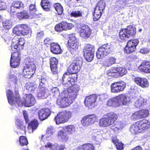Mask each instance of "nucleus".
Returning a JSON list of instances; mask_svg holds the SVG:
<instances>
[{
  "instance_id": "nucleus-1",
  "label": "nucleus",
  "mask_w": 150,
  "mask_h": 150,
  "mask_svg": "<svg viewBox=\"0 0 150 150\" xmlns=\"http://www.w3.org/2000/svg\"><path fill=\"white\" fill-rule=\"evenodd\" d=\"M117 114L113 112H110L104 115L100 120L99 125L100 126L106 127L111 125V129L115 133H118L122 128L120 122L116 121L118 119Z\"/></svg>"
},
{
  "instance_id": "nucleus-2",
  "label": "nucleus",
  "mask_w": 150,
  "mask_h": 150,
  "mask_svg": "<svg viewBox=\"0 0 150 150\" xmlns=\"http://www.w3.org/2000/svg\"><path fill=\"white\" fill-rule=\"evenodd\" d=\"M150 127L149 121L145 119L138 121L132 125L129 131L134 135L142 133Z\"/></svg>"
},
{
  "instance_id": "nucleus-3",
  "label": "nucleus",
  "mask_w": 150,
  "mask_h": 150,
  "mask_svg": "<svg viewBox=\"0 0 150 150\" xmlns=\"http://www.w3.org/2000/svg\"><path fill=\"white\" fill-rule=\"evenodd\" d=\"M83 62V59L81 56H79L74 58L68 69V75L77 74L82 67Z\"/></svg>"
},
{
  "instance_id": "nucleus-4",
  "label": "nucleus",
  "mask_w": 150,
  "mask_h": 150,
  "mask_svg": "<svg viewBox=\"0 0 150 150\" xmlns=\"http://www.w3.org/2000/svg\"><path fill=\"white\" fill-rule=\"evenodd\" d=\"M31 31V30L29 26L25 24L17 25L12 29L13 34L18 36H26L29 35Z\"/></svg>"
},
{
  "instance_id": "nucleus-5",
  "label": "nucleus",
  "mask_w": 150,
  "mask_h": 150,
  "mask_svg": "<svg viewBox=\"0 0 150 150\" xmlns=\"http://www.w3.org/2000/svg\"><path fill=\"white\" fill-rule=\"evenodd\" d=\"M72 113L70 111L64 110L59 112L54 117V120L57 125L67 122L71 117Z\"/></svg>"
},
{
  "instance_id": "nucleus-6",
  "label": "nucleus",
  "mask_w": 150,
  "mask_h": 150,
  "mask_svg": "<svg viewBox=\"0 0 150 150\" xmlns=\"http://www.w3.org/2000/svg\"><path fill=\"white\" fill-rule=\"evenodd\" d=\"M36 69V66L33 62H26L23 69L25 77L28 79L30 78L35 73Z\"/></svg>"
},
{
  "instance_id": "nucleus-7",
  "label": "nucleus",
  "mask_w": 150,
  "mask_h": 150,
  "mask_svg": "<svg viewBox=\"0 0 150 150\" xmlns=\"http://www.w3.org/2000/svg\"><path fill=\"white\" fill-rule=\"evenodd\" d=\"M139 43V41L137 39H131L129 40L124 48V53L127 54H129L135 52Z\"/></svg>"
},
{
  "instance_id": "nucleus-8",
  "label": "nucleus",
  "mask_w": 150,
  "mask_h": 150,
  "mask_svg": "<svg viewBox=\"0 0 150 150\" xmlns=\"http://www.w3.org/2000/svg\"><path fill=\"white\" fill-rule=\"evenodd\" d=\"M111 51L110 46L108 43L104 44L98 48L96 56L98 59H101L108 55Z\"/></svg>"
},
{
  "instance_id": "nucleus-9",
  "label": "nucleus",
  "mask_w": 150,
  "mask_h": 150,
  "mask_svg": "<svg viewBox=\"0 0 150 150\" xmlns=\"http://www.w3.org/2000/svg\"><path fill=\"white\" fill-rule=\"evenodd\" d=\"M126 86V83L122 81L115 82L111 85V92L113 93H117L123 91Z\"/></svg>"
},
{
  "instance_id": "nucleus-10",
  "label": "nucleus",
  "mask_w": 150,
  "mask_h": 150,
  "mask_svg": "<svg viewBox=\"0 0 150 150\" xmlns=\"http://www.w3.org/2000/svg\"><path fill=\"white\" fill-rule=\"evenodd\" d=\"M84 57L88 62L92 61L94 57V48L93 46L90 44H87L83 49Z\"/></svg>"
},
{
  "instance_id": "nucleus-11",
  "label": "nucleus",
  "mask_w": 150,
  "mask_h": 150,
  "mask_svg": "<svg viewBox=\"0 0 150 150\" xmlns=\"http://www.w3.org/2000/svg\"><path fill=\"white\" fill-rule=\"evenodd\" d=\"M74 100L72 97L69 96L67 94V96H65L57 100V103L61 108H64L69 106Z\"/></svg>"
},
{
  "instance_id": "nucleus-12",
  "label": "nucleus",
  "mask_w": 150,
  "mask_h": 150,
  "mask_svg": "<svg viewBox=\"0 0 150 150\" xmlns=\"http://www.w3.org/2000/svg\"><path fill=\"white\" fill-rule=\"evenodd\" d=\"M68 42L71 53H74L77 50L79 46V42L78 39L74 35L72 34L70 36Z\"/></svg>"
},
{
  "instance_id": "nucleus-13",
  "label": "nucleus",
  "mask_w": 150,
  "mask_h": 150,
  "mask_svg": "<svg viewBox=\"0 0 150 150\" xmlns=\"http://www.w3.org/2000/svg\"><path fill=\"white\" fill-rule=\"evenodd\" d=\"M21 53L19 52H13L11 53L10 60L11 67L13 68L18 67L21 62Z\"/></svg>"
},
{
  "instance_id": "nucleus-14",
  "label": "nucleus",
  "mask_w": 150,
  "mask_h": 150,
  "mask_svg": "<svg viewBox=\"0 0 150 150\" xmlns=\"http://www.w3.org/2000/svg\"><path fill=\"white\" fill-rule=\"evenodd\" d=\"M79 29V33L80 37L85 39H87L91 36L92 30L87 25L82 24Z\"/></svg>"
},
{
  "instance_id": "nucleus-15",
  "label": "nucleus",
  "mask_w": 150,
  "mask_h": 150,
  "mask_svg": "<svg viewBox=\"0 0 150 150\" xmlns=\"http://www.w3.org/2000/svg\"><path fill=\"white\" fill-rule=\"evenodd\" d=\"M23 113L26 123L28 124V127L32 129V132L36 129L39 124L38 121L34 119L29 122L30 120L27 111L25 110H23Z\"/></svg>"
},
{
  "instance_id": "nucleus-16",
  "label": "nucleus",
  "mask_w": 150,
  "mask_h": 150,
  "mask_svg": "<svg viewBox=\"0 0 150 150\" xmlns=\"http://www.w3.org/2000/svg\"><path fill=\"white\" fill-rule=\"evenodd\" d=\"M25 43V40L22 38L13 39L12 43L13 47L12 48V50L13 51L15 50V52H19L20 50L23 48Z\"/></svg>"
},
{
  "instance_id": "nucleus-17",
  "label": "nucleus",
  "mask_w": 150,
  "mask_h": 150,
  "mask_svg": "<svg viewBox=\"0 0 150 150\" xmlns=\"http://www.w3.org/2000/svg\"><path fill=\"white\" fill-rule=\"evenodd\" d=\"M149 114L148 110L147 109H142L134 112L132 115L131 118L134 120H139L142 118L147 117Z\"/></svg>"
},
{
  "instance_id": "nucleus-18",
  "label": "nucleus",
  "mask_w": 150,
  "mask_h": 150,
  "mask_svg": "<svg viewBox=\"0 0 150 150\" xmlns=\"http://www.w3.org/2000/svg\"><path fill=\"white\" fill-rule=\"evenodd\" d=\"M72 28V24L63 21L57 24L55 26V30L57 32H61L63 30H67L71 29Z\"/></svg>"
},
{
  "instance_id": "nucleus-19",
  "label": "nucleus",
  "mask_w": 150,
  "mask_h": 150,
  "mask_svg": "<svg viewBox=\"0 0 150 150\" xmlns=\"http://www.w3.org/2000/svg\"><path fill=\"white\" fill-rule=\"evenodd\" d=\"M97 117L95 114L89 115L83 117L81 122L84 126H88L94 123Z\"/></svg>"
},
{
  "instance_id": "nucleus-20",
  "label": "nucleus",
  "mask_w": 150,
  "mask_h": 150,
  "mask_svg": "<svg viewBox=\"0 0 150 150\" xmlns=\"http://www.w3.org/2000/svg\"><path fill=\"white\" fill-rule=\"evenodd\" d=\"M97 97L96 94H93L86 96L84 101L85 105L88 107H94L95 105Z\"/></svg>"
},
{
  "instance_id": "nucleus-21",
  "label": "nucleus",
  "mask_w": 150,
  "mask_h": 150,
  "mask_svg": "<svg viewBox=\"0 0 150 150\" xmlns=\"http://www.w3.org/2000/svg\"><path fill=\"white\" fill-rule=\"evenodd\" d=\"M6 95L8 102L11 105H13L15 103H19L20 101V98L18 96H15L13 93L10 89L6 91Z\"/></svg>"
},
{
  "instance_id": "nucleus-22",
  "label": "nucleus",
  "mask_w": 150,
  "mask_h": 150,
  "mask_svg": "<svg viewBox=\"0 0 150 150\" xmlns=\"http://www.w3.org/2000/svg\"><path fill=\"white\" fill-rule=\"evenodd\" d=\"M69 88L68 90V94L69 96L72 97L74 100L76 98L79 90V86L76 84L69 85Z\"/></svg>"
},
{
  "instance_id": "nucleus-23",
  "label": "nucleus",
  "mask_w": 150,
  "mask_h": 150,
  "mask_svg": "<svg viewBox=\"0 0 150 150\" xmlns=\"http://www.w3.org/2000/svg\"><path fill=\"white\" fill-rule=\"evenodd\" d=\"M116 99L117 105H120L122 104L123 105H127L129 103L130 101V98L124 94L119 95L116 97Z\"/></svg>"
},
{
  "instance_id": "nucleus-24",
  "label": "nucleus",
  "mask_w": 150,
  "mask_h": 150,
  "mask_svg": "<svg viewBox=\"0 0 150 150\" xmlns=\"http://www.w3.org/2000/svg\"><path fill=\"white\" fill-rule=\"evenodd\" d=\"M138 69L142 72L146 74L150 73V61H143L138 67Z\"/></svg>"
},
{
  "instance_id": "nucleus-25",
  "label": "nucleus",
  "mask_w": 150,
  "mask_h": 150,
  "mask_svg": "<svg viewBox=\"0 0 150 150\" xmlns=\"http://www.w3.org/2000/svg\"><path fill=\"white\" fill-rule=\"evenodd\" d=\"M134 81L138 86L142 88H147L149 86L148 80L144 78L137 77L134 79Z\"/></svg>"
},
{
  "instance_id": "nucleus-26",
  "label": "nucleus",
  "mask_w": 150,
  "mask_h": 150,
  "mask_svg": "<svg viewBox=\"0 0 150 150\" xmlns=\"http://www.w3.org/2000/svg\"><path fill=\"white\" fill-rule=\"evenodd\" d=\"M38 116L40 120H43L47 119L51 114V112L48 108H42L38 112Z\"/></svg>"
},
{
  "instance_id": "nucleus-27",
  "label": "nucleus",
  "mask_w": 150,
  "mask_h": 150,
  "mask_svg": "<svg viewBox=\"0 0 150 150\" xmlns=\"http://www.w3.org/2000/svg\"><path fill=\"white\" fill-rule=\"evenodd\" d=\"M35 102V98L32 94H30L26 95L24 101V104L25 106L29 107L33 106Z\"/></svg>"
},
{
  "instance_id": "nucleus-28",
  "label": "nucleus",
  "mask_w": 150,
  "mask_h": 150,
  "mask_svg": "<svg viewBox=\"0 0 150 150\" xmlns=\"http://www.w3.org/2000/svg\"><path fill=\"white\" fill-rule=\"evenodd\" d=\"M24 8V4L21 2L19 1H13L12 4L11 6V14L12 16L14 13H16V12L14 9V8L16 9H20L21 8Z\"/></svg>"
},
{
  "instance_id": "nucleus-29",
  "label": "nucleus",
  "mask_w": 150,
  "mask_h": 150,
  "mask_svg": "<svg viewBox=\"0 0 150 150\" xmlns=\"http://www.w3.org/2000/svg\"><path fill=\"white\" fill-rule=\"evenodd\" d=\"M50 50L52 53L55 54H60L62 52L60 45L57 43L52 42Z\"/></svg>"
},
{
  "instance_id": "nucleus-30",
  "label": "nucleus",
  "mask_w": 150,
  "mask_h": 150,
  "mask_svg": "<svg viewBox=\"0 0 150 150\" xmlns=\"http://www.w3.org/2000/svg\"><path fill=\"white\" fill-rule=\"evenodd\" d=\"M57 137L59 140L63 142H66L69 139L67 133L62 130H59L57 134Z\"/></svg>"
},
{
  "instance_id": "nucleus-31",
  "label": "nucleus",
  "mask_w": 150,
  "mask_h": 150,
  "mask_svg": "<svg viewBox=\"0 0 150 150\" xmlns=\"http://www.w3.org/2000/svg\"><path fill=\"white\" fill-rule=\"evenodd\" d=\"M40 4L44 11H48L51 10V3L49 0H42Z\"/></svg>"
},
{
  "instance_id": "nucleus-32",
  "label": "nucleus",
  "mask_w": 150,
  "mask_h": 150,
  "mask_svg": "<svg viewBox=\"0 0 150 150\" xmlns=\"http://www.w3.org/2000/svg\"><path fill=\"white\" fill-rule=\"evenodd\" d=\"M15 14H17V17L20 20L27 19L29 18H31L30 14H28L25 10H23V11L17 13H16Z\"/></svg>"
},
{
  "instance_id": "nucleus-33",
  "label": "nucleus",
  "mask_w": 150,
  "mask_h": 150,
  "mask_svg": "<svg viewBox=\"0 0 150 150\" xmlns=\"http://www.w3.org/2000/svg\"><path fill=\"white\" fill-rule=\"evenodd\" d=\"M125 28L129 38L130 37H134L136 34V30L135 28L132 25H129L128 26Z\"/></svg>"
},
{
  "instance_id": "nucleus-34",
  "label": "nucleus",
  "mask_w": 150,
  "mask_h": 150,
  "mask_svg": "<svg viewBox=\"0 0 150 150\" xmlns=\"http://www.w3.org/2000/svg\"><path fill=\"white\" fill-rule=\"evenodd\" d=\"M16 125L17 129L23 131L25 134L26 132V126L23 121H21L20 120L17 119L16 122Z\"/></svg>"
},
{
  "instance_id": "nucleus-35",
  "label": "nucleus",
  "mask_w": 150,
  "mask_h": 150,
  "mask_svg": "<svg viewBox=\"0 0 150 150\" xmlns=\"http://www.w3.org/2000/svg\"><path fill=\"white\" fill-rule=\"evenodd\" d=\"M115 69L117 75V77L123 76L126 74L127 72V69L123 67H115Z\"/></svg>"
},
{
  "instance_id": "nucleus-36",
  "label": "nucleus",
  "mask_w": 150,
  "mask_h": 150,
  "mask_svg": "<svg viewBox=\"0 0 150 150\" xmlns=\"http://www.w3.org/2000/svg\"><path fill=\"white\" fill-rule=\"evenodd\" d=\"M119 36L120 39L123 40L129 38L125 28H122L120 30L119 33Z\"/></svg>"
},
{
  "instance_id": "nucleus-37",
  "label": "nucleus",
  "mask_w": 150,
  "mask_h": 150,
  "mask_svg": "<svg viewBox=\"0 0 150 150\" xmlns=\"http://www.w3.org/2000/svg\"><path fill=\"white\" fill-rule=\"evenodd\" d=\"M39 88L40 90L37 94L38 97L40 98H45L47 96V92L48 91V89L44 87Z\"/></svg>"
},
{
  "instance_id": "nucleus-38",
  "label": "nucleus",
  "mask_w": 150,
  "mask_h": 150,
  "mask_svg": "<svg viewBox=\"0 0 150 150\" xmlns=\"http://www.w3.org/2000/svg\"><path fill=\"white\" fill-rule=\"evenodd\" d=\"M103 11L94 8V12L93 13V19L94 21H98L100 18Z\"/></svg>"
},
{
  "instance_id": "nucleus-39",
  "label": "nucleus",
  "mask_w": 150,
  "mask_h": 150,
  "mask_svg": "<svg viewBox=\"0 0 150 150\" xmlns=\"http://www.w3.org/2000/svg\"><path fill=\"white\" fill-rule=\"evenodd\" d=\"M71 74L67 79V83L69 86L75 84V82H76L77 80V74Z\"/></svg>"
},
{
  "instance_id": "nucleus-40",
  "label": "nucleus",
  "mask_w": 150,
  "mask_h": 150,
  "mask_svg": "<svg viewBox=\"0 0 150 150\" xmlns=\"http://www.w3.org/2000/svg\"><path fill=\"white\" fill-rule=\"evenodd\" d=\"M116 59L113 57H109L104 62V65L107 67H109L115 63Z\"/></svg>"
},
{
  "instance_id": "nucleus-41",
  "label": "nucleus",
  "mask_w": 150,
  "mask_h": 150,
  "mask_svg": "<svg viewBox=\"0 0 150 150\" xmlns=\"http://www.w3.org/2000/svg\"><path fill=\"white\" fill-rule=\"evenodd\" d=\"M29 13L31 18H33L36 15V12L37 11L36 8L35 3L30 4L29 6Z\"/></svg>"
},
{
  "instance_id": "nucleus-42",
  "label": "nucleus",
  "mask_w": 150,
  "mask_h": 150,
  "mask_svg": "<svg viewBox=\"0 0 150 150\" xmlns=\"http://www.w3.org/2000/svg\"><path fill=\"white\" fill-rule=\"evenodd\" d=\"M112 142L115 146L117 150H123L124 144L121 142H120L119 140L115 138H113L112 140Z\"/></svg>"
},
{
  "instance_id": "nucleus-43",
  "label": "nucleus",
  "mask_w": 150,
  "mask_h": 150,
  "mask_svg": "<svg viewBox=\"0 0 150 150\" xmlns=\"http://www.w3.org/2000/svg\"><path fill=\"white\" fill-rule=\"evenodd\" d=\"M94 147L90 143L85 144L78 148L77 150H94Z\"/></svg>"
},
{
  "instance_id": "nucleus-44",
  "label": "nucleus",
  "mask_w": 150,
  "mask_h": 150,
  "mask_svg": "<svg viewBox=\"0 0 150 150\" xmlns=\"http://www.w3.org/2000/svg\"><path fill=\"white\" fill-rule=\"evenodd\" d=\"M19 142L21 146H27L29 144L27 137L23 136H21L19 137Z\"/></svg>"
},
{
  "instance_id": "nucleus-45",
  "label": "nucleus",
  "mask_w": 150,
  "mask_h": 150,
  "mask_svg": "<svg viewBox=\"0 0 150 150\" xmlns=\"http://www.w3.org/2000/svg\"><path fill=\"white\" fill-rule=\"evenodd\" d=\"M53 6L59 15L62 14L63 13V8L61 4L58 3H54Z\"/></svg>"
},
{
  "instance_id": "nucleus-46",
  "label": "nucleus",
  "mask_w": 150,
  "mask_h": 150,
  "mask_svg": "<svg viewBox=\"0 0 150 150\" xmlns=\"http://www.w3.org/2000/svg\"><path fill=\"white\" fill-rule=\"evenodd\" d=\"M146 103V102L145 100L141 98L136 101L134 103V106L137 108H140L145 105Z\"/></svg>"
},
{
  "instance_id": "nucleus-47",
  "label": "nucleus",
  "mask_w": 150,
  "mask_h": 150,
  "mask_svg": "<svg viewBox=\"0 0 150 150\" xmlns=\"http://www.w3.org/2000/svg\"><path fill=\"white\" fill-rule=\"evenodd\" d=\"M105 1L103 0L99 1L98 3L96 6L95 8L102 11L105 8Z\"/></svg>"
},
{
  "instance_id": "nucleus-48",
  "label": "nucleus",
  "mask_w": 150,
  "mask_h": 150,
  "mask_svg": "<svg viewBox=\"0 0 150 150\" xmlns=\"http://www.w3.org/2000/svg\"><path fill=\"white\" fill-rule=\"evenodd\" d=\"M116 71L115 67H113L107 71V74L108 76H111L114 78H117V74Z\"/></svg>"
},
{
  "instance_id": "nucleus-49",
  "label": "nucleus",
  "mask_w": 150,
  "mask_h": 150,
  "mask_svg": "<svg viewBox=\"0 0 150 150\" xmlns=\"http://www.w3.org/2000/svg\"><path fill=\"white\" fill-rule=\"evenodd\" d=\"M3 26L4 28L7 30L11 29L12 27V23L9 20H5L2 22Z\"/></svg>"
},
{
  "instance_id": "nucleus-50",
  "label": "nucleus",
  "mask_w": 150,
  "mask_h": 150,
  "mask_svg": "<svg viewBox=\"0 0 150 150\" xmlns=\"http://www.w3.org/2000/svg\"><path fill=\"white\" fill-rule=\"evenodd\" d=\"M107 105L108 106H118L116 97L114 98L109 99L107 102Z\"/></svg>"
},
{
  "instance_id": "nucleus-51",
  "label": "nucleus",
  "mask_w": 150,
  "mask_h": 150,
  "mask_svg": "<svg viewBox=\"0 0 150 150\" xmlns=\"http://www.w3.org/2000/svg\"><path fill=\"white\" fill-rule=\"evenodd\" d=\"M65 128L69 134H72L75 130V127L72 125L66 126Z\"/></svg>"
},
{
  "instance_id": "nucleus-52",
  "label": "nucleus",
  "mask_w": 150,
  "mask_h": 150,
  "mask_svg": "<svg viewBox=\"0 0 150 150\" xmlns=\"http://www.w3.org/2000/svg\"><path fill=\"white\" fill-rule=\"evenodd\" d=\"M54 132V130L53 127H48L46 134V137L49 138L50 137Z\"/></svg>"
},
{
  "instance_id": "nucleus-53",
  "label": "nucleus",
  "mask_w": 150,
  "mask_h": 150,
  "mask_svg": "<svg viewBox=\"0 0 150 150\" xmlns=\"http://www.w3.org/2000/svg\"><path fill=\"white\" fill-rule=\"evenodd\" d=\"M71 16L75 18H77L82 16V12L79 11H75L71 13Z\"/></svg>"
},
{
  "instance_id": "nucleus-54",
  "label": "nucleus",
  "mask_w": 150,
  "mask_h": 150,
  "mask_svg": "<svg viewBox=\"0 0 150 150\" xmlns=\"http://www.w3.org/2000/svg\"><path fill=\"white\" fill-rule=\"evenodd\" d=\"M47 83V79L43 77H41L39 80V88L45 87V84Z\"/></svg>"
},
{
  "instance_id": "nucleus-55",
  "label": "nucleus",
  "mask_w": 150,
  "mask_h": 150,
  "mask_svg": "<svg viewBox=\"0 0 150 150\" xmlns=\"http://www.w3.org/2000/svg\"><path fill=\"white\" fill-rule=\"evenodd\" d=\"M58 63V60L55 57H52L50 59V66L57 65Z\"/></svg>"
},
{
  "instance_id": "nucleus-56",
  "label": "nucleus",
  "mask_w": 150,
  "mask_h": 150,
  "mask_svg": "<svg viewBox=\"0 0 150 150\" xmlns=\"http://www.w3.org/2000/svg\"><path fill=\"white\" fill-rule=\"evenodd\" d=\"M52 40L50 38H45L44 40V45L47 47H48L49 45H51L52 42H51Z\"/></svg>"
},
{
  "instance_id": "nucleus-57",
  "label": "nucleus",
  "mask_w": 150,
  "mask_h": 150,
  "mask_svg": "<svg viewBox=\"0 0 150 150\" xmlns=\"http://www.w3.org/2000/svg\"><path fill=\"white\" fill-rule=\"evenodd\" d=\"M50 68L52 73L54 74H57L58 73L57 65H51Z\"/></svg>"
},
{
  "instance_id": "nucleus-58",
  "label": "nucleus",
  "mask_w": 150,
  "mask_h": 150,
  "mask_svg": "<svg viewBox=\"0 0 150 150\" xmlns=\"http://www.w3.org/2000/svg\"><path fill=\"white\" fill-rule=\"evenodd\" d=\"M2 37L6 42H8L10 40L9 34L7 32L5 34L3 35Z\"/></svg>"
},
{
  "instance_id": "nucleus-59",
  "label": "nucleus",
  "mask_w": 150,
  "mask_h": 150,
  "mask_svg": "<svg viewBox=\"0 0 150 150\" xmlns=\"http://www.w3.org/2000/svg\"><path fill=\"white\" fill-rule=\"evenodd\" d=\"M44 36V33L43 31H41L38 33L36 36L37 40H39L42 38Z\"/></svg>"
},
{
  "instance_id": "nucleus-60",
  "label": "nucleus",
  "mask_w": 150,
  "mask_h": 150,
  "mask_svg": "<svg viewBox=\"0 0 150 150\" xmlns=\"http://www.w3.org/2000/svg\"><path fill=\"white\" fill-rule=\"evenodd\" d=\"M59 91L58 88L57 87H53L51 89V91L54 94V96L59 93Z\"/></svg>"
},
{
  "instance_id": "nucleus-61",
  "label": "nucleus",
  "mask_w": 150,
  "mask_h": 150,
  "mask_svg": "<svg viewBox=\"0 0 150 150\" xmlns=\"http://www.w3.org/2000/svg\"><path fill=\"white\" fill-rule=\"evenodd\" d=\"M9 78L11 79L12 81H15V82L17 81V77L13 74L10 75L9 76Z\"/></svg>"
},
{
  "instance_id": "nucleus-62",
  "label": "nucleus",
  "mask_w": 150,
  "mask_h": 150,
  "mask_svg": "<svg viewBox=\"0 0 150 150\" xmlns=\"http://www.w3.org/2000/svg\"><path fill=\"white\" fill-rule=\"evenodd\" d=\"M53 146V145L52 143L50 142H48L47 143L45 146V147L46 148H50L51 149Z\"/></svg>"
},
{
  "instance_id": "nucleus-63",
  "label": "nucleus",
  "mask_w": 150,
  "mask_h": 150,
  "mask_svg": "<svg viewBox=\"0 0 150 150\" xmlns=\"http://www.w3.org/2000/svg\"><path fill=\"white\" fill-rule=\"evenodd\" d=\"M5 4L3 2H0V10H4L5 9Z\"/></svg>"
},
{
  "instance_id": "nucleus-64",
  "label": "nucleus",
  "mask_w": 150,
  "mask_h": 150,
  "mask_svg": "<svg viewBox=\"0 0 150 150\" xmlns=\"http://www.w3.org/2000/svg\"><path fill=\"white\" fill-rule=\"evenodd\" d=\"M142 148L140 146H137L131 149V150H142Z\"/></svg>"
}]
</instances>
